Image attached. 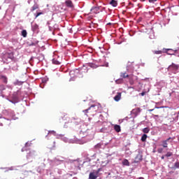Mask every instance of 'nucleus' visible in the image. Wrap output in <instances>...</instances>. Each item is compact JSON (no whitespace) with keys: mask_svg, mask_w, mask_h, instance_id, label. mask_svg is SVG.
Instances as JSON below:
<instances>
[{"mask_svg":"<svg viewBox=\"0 0 179 179\" xmlns=\"http://www.w3.org/2000/svg\"><path fill=\"white\" fill-rule=\"evenodd\" d=\"M3 59L4 62H6V64H8L9 59H10L11 61H13V59H15V57L13 56V52L5 53L4 55L3 56Z\"/></svg>","mask_w":179,"mask_h":179,"instance_id":"obj_1","label":"nucleus"},{"mask_svg":"<svg viewBox=\"0 0 179 179\" xmlns=\"http://www.w3.org/2000/svg\"><path fill=\"white\" fill-rule=\"evenodd\" d=\"M11 122H12L10 119H6L5 117H1L0 120L1 124L4 127H9Z\"/></svg>","mask_w":179,"mask_h":179,"instance_id":"obj_2","label":"nucleus"},{"mask_svg":"<svg viewBox=\"0 0 179 179\" xmlns=\"http://www.w3.org/2000/svg\"><path fill=\"white\" fill-rule=\"evenodd\" d=\"M99 173H100V169H98L96 172H91L89 175V179H97Z\"/></svg>","mask_w":179,"mask_h":179,"instance_id":"obj_3","label":"nucleus"},{"mask_svg":"<svg viewBox=\"0 0 179 179\" xmlns=\"http://www.w3.org/2000/svg\"><path fill=\"white\" fill-rule=\"evenodd\" d=\"M178 65L173 63L168 67V71H171V72H176V71H178Z\"/></svg>","mask_w":179,"mask_h":179,"instance_id":"obj_4","label":"nucleus"},{"mask_svg":"<svg viewBox=\"0 0 179 179\" xmlns=\"http://www.w3.org/2000/svg\"><path fill=\"white\" fill-rule=\"evenodd\" d=\"M91 12L92 13H95V14H97V13H99L100 12V7L99 6H94L91 8Z\"/></svg>","mask_w":179,"mask_h":179,"instance_id":"obj_5","label":"nucleus"},{"mask_svg":"<svg viewBox=\"0 0 179 179\" xmlns=\"http://www.w3.org/2000/svg\"><path fill=\"white\" fill-rule=\"evenodd\" d=\"M121 96H122V93L117 92V94L114 97L115 101H120V100H121Z\"/></svg>","mask_w":179,"mask_h":179,"instance_id":"obj_6","label":"nucleus"},{"mask_svg":"<svg viewBox=\"0 0 179 179\" xmlns=\"http://www.w3.org/2000/svg\"><path fill=\"white\" fill-rule=\"evenodd\" d=\"M66 6L68 8H73V3H72V1L71 0H67L65 1Z\"/></svg>","mask_w":179,"mask_h":179,"instance_id":"obj_7","label":"nucleus"},{"mask_svg":"<svg viewBox=\"0 0 179 179\" xmlns=\"http://www.w3.org/2000/svg\"><path fill=\"white\" fill-rule=\"evenodd\" d=\"M170 139H171V137H169L168 139H166V140L162 141V146H163V148H167V147H168V145H169V144L167 143V142H169V141H170Z\"/></svg>","mask_w":179,"mask_h":179,"instance_id":"obj_8","label":"nucleus"},{"mask_svg":"<svg viewBox=\"0 0 179 179\" xmlns=\"http://www.w3.org/2000/svg\"><path fill=\"white\" fill-rule=\"evenodd\" d=\"M120 78H122L123 79H127V78H129V75L127 73V72L124 73H120Z\"/></svg>","mask_w":179,"mask_h":179,"instance_id":"obj_9","label":"nucleus"},{"mask_svg":"<svg viewBox=\"0 0 179 179\" xmlns=\"http://www.w3.org/2000/svg\"><path fill=\"white\" fill-rule=\"evenodd\" d=\"M114 129L116 132H121V127L118 124L114 126Z\"/></svg>","mask_w":179,"mask_h":179,"instance_id":"obj_10","label":"nucleus"},{"mask_svg":"<svg viewBox=\"0 0 179 179\" xmlns=\"http://www.w3.org/2000/svg\"><path fill=\"white\" fill-rule=\"evenodd\" d=\"M122 166H129V161L128 159H125L122 162Z\"/></svg>","mask_w":179,"mask_h":179,"instance_id":"obj_11","label":"nucleus"},{"mask_svg":"<svg viewBox=\"0 0 179 179\" xmlns=\"http://www.w3.org/2000/svg\"><path fill=\"white\" fill-rule=\"evenodd\" d=\"M164 52H166V54H168V55H174V53H169V51H171L173 52V49H163Z\"/></svg>","mask_w":179,"mask_h":179,"instance_id":"obj_12","label":"nucleus"},{"mask_svg":"<svg viewBox=\"0 0 179 179\" xmlns=\"http://www.w3.org/2000/svg\"><path fill=\"white\" fill-rule=\"evenodd\" d=\"M110 4L112 5V6H113L114 8H115V6L118 5V3H117V1L115 0H111L110 2Z\"/></svg>","mask_w":179,"mask_h":179,"instance_id":"obj_13","label":"nucleus"},{"mask_svg":"<svg viewBox=\"0 0 179 179\" xmlns=\"http://www.w3.org/2000/svg\"><path fill=\"white\" fill-rule=\"evenodd\" d=\"M38 30V25L37 24H34L32 25V31H37Z\"/></svg>","mask_w":179,"mask_h":179,"instance_id":"obj_14","label":"nucleus"},{"mask_svg":"<svg viewBox=\"0 0 179 179\" xmlns=\"http://www.w3.org/2000/svg\"><path fill=\"white\" fill-rule=\"evenodd\" d=\"M94 107H96V105H92L88 109L83 110V113H87L89 110H94Z\"/></svg>","mask_w":179,"mask_h":179,"instance_id":"obj_15","label":"nucleus"},{"mask_svg":"<svg viewBox=\"0 0 179 179\" xmlns=\"http://www.w3.org/2000/svg\"><path fill=\"white\" fill-rule=\"evenodd\" d=\"M134 111L135 114L138 115V114H139L141 111H142V109H141V108H136V109L134 110Z\"/></svg>","mask_w":179,"mask_h":179,"instance_id":"obj_16","label":"nucleus"},{"mask_svg":"<svg viewBox=\"0 0 179 179\" xmlns=\"http://www.w3.org/2000/svg\"><path fill=\"white\" fill-rule=\"evenodd\" d=\"M38 9V4H34L32 7H31V12H34V10H36Z\"/></svg>","mask_w":179,"mask_h":179,"instance_id":"obj_17","label":"nucleus"},{"mask_svg":"<svg viewBox=\"0 0 179 179\" xmlns=\"http://www.w3.org/2000/svg\"><path fill=\"white\" fill-rule=\"evenodd\" d=\"M146 139H148V135L143 134L141 137L142 142H145Z\"/></svg>","mask_w":179,"mask_h":179,"instance_id":"obj_18","label":"nucleus"},{"mask_svg":"<svg viewBox=\"0 0 179 179\" xmlns=\"http://www.w3.org/2000/svg\"><path fill=\"white\" fill-rule=\"evenodd\" d=\"M153 54H156L157 55H160V54H163V51L162 50H154L152 51Z\"/></svg>","mask_w":179,"mask_h":179,"instance_id":"obj_19","label":"nucleus"},{"mask_svg":"<svg viewBox=\"0 0 179 179\" xmlns=\"http://www.w3.org/2000/svg\"><path fill=\"white\" fill-rule=\"evenodd\" d=\"M52 64H54L55 65H59V64H61L58 60H57L56 59H52Z\"/></svg>","mask_w":179,"mask_h":179,"instance_id":"obj_20","label":"nucleus"},{"mask_svg":"<svg viewBox=\"0 0 179 179\" xmlns=\"http://www.w3.org/2000/svg\"><path fill=\"white\" fill-rule=\"evenodd\" d=\"M22 36L23 37H27V31L26 30H22Z\"/></svg>","mask_w":179,"mask_h":179,"instance_id":"obj_21","label":"nucleus"},{"mask_svg":"<svg viewBox=\"0 0 179 179\" xmlns=\"http://www.w3.org/2000/svg\"><path fill=\"white\" fill-rule=\"evenodd\" d=\"M149 131H150V129H149V128H148V127H145V128H144V129H143V132L144 134H149Z\"/></svg>","mask_w":179,"mask_h":179,"instance_id":"obj_22","label":"nucleus"},{"mask_svg":"<svg viewBox=\"0 0 179 179\" xmlns=\"http://www.w3.org/2000/svg\"><path fill=\"white\" fill-rule=\"evenodd\" d=\"M90 68H93L94 69L97 68V65H96V64H94L93 63H90Z\"/></svg>","mask_w":179,"mask_h":179,"instance_id":"obj_23","label":"nucleus"},{"mask_svg":"<svg viewBox=\"0 0 179 179\" xmlns=\"http://www.w3.org/2000/svg\"><path fill=\"white\" fill-rule=\"evenodd\" d=\"M1 79H3V82L4 83H8V78H7L6 77L2 76V77H1Z\"/></svg>","mask_w":179,"mask_h":179,"instance_id":"obj_24","label":"nucleus"},{"mask_svg":"<svg viewBox=\"0 0 179 179\" xmlns=\"http://www.w3.org/2000/svg\"><path fill=\"white\" fill-rule=\"evenodd\" d=\"M173 155V152H168L166 155H165V156H166V157H171V155Z\"/></svg>","mask_w":179,"mask_h":179,"instance_id":"obj_25","label":"nucleus"},{"mask_svg":"<svg viewBox=\"0 0 179 179\" xmlns=\"http://www.w3.org/2000/svg\"><path fill=\"white\" fill-rule=\"evenodd\" d=\"M173 169H179V162L175 163Z\"/></svg>","mask_w":179,"mask_h":179,"instance_id":"obj_26","label":"nucleus"},{"mask_svg":"<svg viewBox=\"0 0 179 179\" xmlns=\"http://www.w3.org/2000/svg\"><path fill=\"white\" fill-rule=\"evenodd\" d=\"M3 90H5V85H0V92H2Z\"/></svg>","mask_w":179,"mask_h":179,"instance_id":"obj_27","label":"nucleus"},{"mask_svg":"<svg viewBox=\"0 0 179 179\" xmlns=\"http://www.w3.org/2000/svg\"><path fill=\"white\" fill-rule=\"evenodd\" d=\"M136 159H138L139 160H142V155H137Z\"/></svg>","mask_w":179,"mask_h":179,"instance_id":"obj_28","label":"nucleus"},{"mask_svg":"<svg viewBox=\"0 0 179 179\" xmlns=\"http://www.w3.org/2000/svg\"><path fill=\"white\" fill-rule=\"evenodd\" d=\"M40 15H43V13H38L35 15L36 19H37V17H38V16H40Z\"/></svg>","mask_w":179,"mask_h":179,"instance_id":"obj_29","label":"nucleus"},{"mask_svg":"<svg viewBox=\"0 0 179 179\" xmlns=\"http://www.w3.org/2000/svg\"><path fill=\"white\" fill-rule=\"evenodd\" d=\"M157 0H148V1L150 2V3H155V2H156Z\"/></svg>","mask_w":179,"mask_h":179,"instance_id":"obj_30","label":"nucleus"},{"mask_svg":"<svg viewBox=\"0 0 179 179\" xmlns=\"http://www.w3.org/2000/svg\"><path fill=\"white\" fill-rule=\"evenodd\" d=\"M158 153H162L163 152V148H159L157 150Z\"/></svg>","mask_w":179,"mask_h":179,"instance_id":"obj_31","label":"nucleus"},{"mask_svg":"<svg viewBox=\"0 0 179 179\" xmlns=\"http://www.w3.org/2000/svg\"><path fill=\"white\" fill-rule=\"evenodd\" d=\"M116 83H122V80H120V79L117 80Z\"/></svg>","mask_w":179,"mask_h":179,"instance_id":"obj_32","label":"nucleus"},{"mask_svg":"<svg viewBox=\"0 0 179 179\" xmlns=\"http://www.w3.org/2000/svg\"><path fill=\"white\" fill-rule=\"evenodd\" d=\"M140 94L141 96H145L146 94V92H143Z\"/></svg>","mask_w":179,"mask_h":179,"instance_id":"obj_33","label":"nucleus"},{"mask_svg":"<svg viewBox=\"0 0 179 179\" xmlns=\"http://www.w3.org/2000/svg\"><path fill=\"white\" fill-rule=\"evenodd\" d=\"M169 121L170 122H173L174 121V119H172V120L171 119Z\"/></svg>","mask_w":179,"mask_h":179,"instance_id":"obj_34","label":"nucleus"},{"mask_svg":"<svg viewBox=\"0 0 179 179\" xmlns=\"http://www.w3.org/2000/svg\"><path fill=\"white\" fill-rule=\"evenodd\" d=\"M161 159L163 160L164 159V156L161 157Z\"/></svg>","mask_w":179,"mask_h":179,"instance_id":"obj_35","label":"nucleus"},{"mask_svg":"<svg viewBox=\"0 0 179 179\" xmlns=\"http://www.w3.org/2000/svg\"><path fill=\"white\" fill-rule=\"evenodd\" d=\"M148 111H150V113H151V111H153V109H150Z\"/></svg>","mask_w":179,"mask_h":179,"instance_id":"obj_36","label":"nucleus"},{"mask_svg":"<svg viewBox=\"0 0 179 179\" xmlns=\"http://www.w3.org/2000/svg\"><path fill=\"white\" fill-rule=\"evenodd\" d=\"M141 1V2H145V1H146V0H140Z\"/></svg>","mask_w":179,"mask_h":179,"instance_id":"obj_37","label":"nucleus"},{"mask_svg":"<svg viewBox=\"0 0 179 179\" xmlns=\"http://www.w3.org/2000/svg\"><path fill=\"white\" fill-rule=\"evenodd\" d=\"M169 54H173V51L172 52L171 51L170 52H169Z\"/></svg>","mask_w":179,"mask_h":179,"instance_id":"obj_38","label":"nucleus"},{"mask_svg":"<svg viewBox=\"0 0 179 179\" xmlns=\"http://www.w3.org/2000/svg\"><path fill=\"white\" fill-rule=\"evenodd\" d=\"M106 66H108V63H107V64H106Z\"/></svg>","mask_w":179,"mask_h":179,"instance_id":"obj_39","label":"nucleus"},{"mask_svg":"<svg viewBox=\"0 0 179 179\" xmlns=\"http://www.w3.org/2000/svg\"><path fill=\"white\" fill-rule=\"evenodd\" d=\"M72 120H76V118H75V117H72Z\"/></svg>","mask_w":179,"mask_h":179,"instance_id":"obj_40","label":"nucleus"},{"mask_svg":"<svg viewBox=\"0 0 179 179\" xmlns=\"http://www.w3.org/2000/svg\"><path fill=\"white\" fill-rule=\"evenodd\" d=\"M155 117H159V115H155Z\"/></svg>","mask_w":179,"mask_h":179,"instance_id":"obj_41","label":"nucleus"},{"mask_svg":"<svg viewBox=\"0 0 179 179\" xmlns=\"http://www.w3.org/2000/svg\"><path fill=\"white\" fill-rule=\"evenodd\" d=\"M140 179H143V178H140Z\"/></svg>","mask_w":179,"mask_h":179,"instance_id":"obj_42","label":"nucleus"},{"mask_svg":"<svg viewBox=\"0 0 179 179\" xmlns=\"http://www.w3.org/2000/svg\"><path fill=\"white\" fill-rule=\"evenodd\" d=\"M108 24H111V23H108Z\"/></svg>","mask_w":179,"mask_h":179,"instance_id":"obj_43","label":"nucleus"},{"mask_svg":"<svg viewBox=\"0 0 179 179\" xmlns=\"http://www.w3.org/2000/svg\"><path fill=\"white\" fill-rule=\"evenodd\" d=\"M15 100H17V98H15Z\"/></svg>","mask_w":179,"mask_h":179,"instance_id":"obj_44","label":"nucleus"},{"mask_svg":"<svg viewBox=\"0 0 179 179\" xmlns=\"http://www.w3.org/2000/svg\"><path fill=\"white\" fill-rule=\"evenodd\" d=\"M71 122H72V119H71Z\"/></svg>","mask_w":179,"mask_h":179,"instance_id":"obj_45","label":"nucleus"},{"mask_svg":"<svg viewBox=\"0 0 179 179\" xmlns=\"http://www.w3.org/2000/svg\"><path fill=\"white\" fill-rule=\"evenodd\" d=\"M168 179H171V178H168Z\"/></svg>","mask_w":179,"mask_h":179,"instance_id":"obj_46","label":"nucleus"}]
</instances>
